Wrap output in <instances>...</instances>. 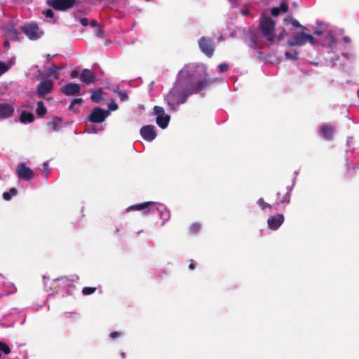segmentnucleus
Masks as SVG:
<instances>
[{"instance_id": "obj_56", "label": "nucleus", "mask_w": 359, "mask_h": 359, "mask_svg": "<svg viewBox=\"0 0 359 359\" xmlns=\"http://www.w3.org/2000/svg\"><path fill=\"white\" fill-rule=\"evenodd\" d=\"M57 67L61 68V69L65 67L63 64H61L60 66H57Z\"/></svg>"}, {"instance_id": "obj_47", "label": "nucleus", "mask_w": 359, "mask_h": 359, "mask_svg": "<svg viewBox=\"0 0 359 359\" xmlns=\"http://www.w3.org/2000/svg\"><path fill=\"white\" fill-rule=\"evenodd\" d=\"M241 12L243 16H247L250 13V11L248 8H243Z\"/></svg>"}, {"instance_id": "obj_4", "label": "nucleus", "mask_w": 359, "mask_h": 359, "mask_svg": "<svg viewBox=\"0 0 359 359\" xmlns=\"http://www.w3.org/2000/svg\"><path fill=\"white\" fill-rule=\"evenodd\" d=\"M21 29L30 40H36L43 34V32L36 24L22 26Z\"/></svg>"}, {"instance_id": "obj_5", "label": "nucleus", "mask_w": 359, "mask_h": 359, "mask_svg": "<svg viewBox=\"0 0 359 359\" xmlns=\"http://www.w3.org/2000/svg\"><path fill=\"white\" fill-rule=\"evenodd\" d=\"M198 45L201 51L208 57H211L215 51L214 43L210 38L201 37L198 40Z\"/></svg>"}, {"instance_id": "obj_27", "label": "nucleus", "mask_w": 359, "mask_h": 359, "mask_svg": "<svg viewBox=\"0 0 359 359\" xmlns=\"http://www.w3.org/2000/svg\"><path fill=\"white\" fill-rule=\"evenodd\" d=\"M299 52L297 50H292V51H287L285 53V56L287 60L296 61L298 60Z\"/></svg>"}, {"instance_id": "obj_51", "label": "nucleus", "mask_w": 359, "mask_h": 359, "mask_svg": "<svg viewBox=\"0 0 359 359\" xmlns=\"http://www.w3.org/2000/svg\"><path fill=\"white\" fill-rule=\"evenodd\" d=\"M55 55H51L50 54H48L46 55V59L48 61H50L54 57H55Z\"/></svg>"}, {"instance_id": "obj_32", "label": "nucleus", "mask_w": 359, "mask_h": 359, "mask_svg": "<svg viewBox=\"0 0 359 359\" xmlns=\"http://www.w3.org/2000/svg\"><path fill=\"white\" fill-rule=\"evenodd\" d=\"M257 203L259 205L262 210H264L268 208H271V205L268 203L265 202L262 198H259L257 201Z\"/></svg>"}, {"instance_id": "obj_49", "label": "nucleus", "mask_w": 359, "mask_h": 359, "mask_svg": "<svg viewBox=\"0 0 359 359\" xmlns=\"http://www.w3.org/2000/svg\"><path fill=\"white\" fill-rule=\"evenodd\" d=\"M343 41H344L345 43H350V42H351V39H350L348 36H344V37H343Z\"/></svg>"}, {"instance_id": "obj_3", "label": "nucleus", "mask_w": 359, "mask_h": 359, "mask_svg": "<svg viewBox=\"0 0 359 359\" xmlns=\"http://www.w3.org/2000/svg\"><path fill=\"white\" fill-rule=\"evenodd\" d=\"M306 42L311 45L317 44L316 40L312 35L306 34L302 30V32L294 34L292 38L287 41V43L289 46H302Z\"/></svg>"}, {"instance_id": "obj_55", "label": "nucleus", "mask_w": 359, "mask_h": 359, "mask_svg": "<svg viewBox=\"0 0 359 359\" xmlns=\"http://www.w3.org/2000/svg\"><path fill=\"white\" fill-rule=\"evenodd\" d=\"M8 294H9V292H4V293H2L0 296L3 297V296L8 295Z\"/></svg>"}, {"instance_id": "obj_12", "label": "nucleus", "mask_w": 359, "mask_h": 359, "mask_svg": "<svg viewBox=\"0 0 359 359\" xmlns=\"http://www.w3.org/2000/svg\"><path fill=\"white\" fill-rule=\"evenodd\" d=\"M60 91L67 96L80 95L81 86L76 83H69L60 88Z\"/></svg>"}, {"instance_id": "obj_33", "label": "nucleus", "mask_w": 359, "mask_h": 359, "mask_svg": "<svg viewBox=\"0 0 359 359\" xmlns=\"http://www.w3.org/2000/svg\"><path fill=\"white\" fill-rule=\"evenodd\" d=\"M95 287H84L82 289V293L83 295H90L96 291Z\"/></svg>"}, {"instance_id": "obj_44", "label": "nucleus", "mask_w": 359, "mask_h": 359, "mask_svg": "<svg viewBox=\"0 0 359 359\" xmlns=\"http://www.w3.org/2000/svg\"><path fill=\"white\" fill-rule=\"evenodd\" d=\"M108 108L111 111H115L118 109V104L114 102H111L109 103Z\"/></svg>"}, {"instance_id": "obj_11", "label": "nucleus", "mask_w": 359, "mask_h": 359, "mask_svg": "<svg viewBox=\"0 0 359 359\" xmlns=\"http://www.w3.org/2000/svg\"><path fill=\"white\" fill-rule=\"evenodd\" d=\"M140 135L144 140L148 142L153 141L156 137L155 127L152 125H147L142 127Z\"/></svg>"}, {"instance_id": "obj_23", "label": "nucleus", "mask_w": 359, "mask_h": 359, "mask_svg": "<svg viewBox=\"0 0 359 359\" xmlns=\"http://www.w3.org/2000/svg\"><path fill=\"white\" fill-rule=\"evenodd\" d=\"M61 70V68L57 67L55 65L52 64L51 67H50L47 70V76H53L54 79H58L60 78L59 72Z\"/></svg>"}, {"instance_id": "obj_37", "label": "nucleus", "mask_w": 359, "mask_h": 359, "mask_svg": "<svg viewBox=\"0 0 359 359\" xmlns=\"http://www.w3.org/2000/svg\"><path fill=\"white\" fill-rule=\"evenodd\" d=\"M8 67L4 62L0 61V76L7 72Z\"/></svg>"}, {"instance_id": "obj_35", "label": "nucleus", "mask_w": 359, "mask_h": 359, "mask_svg": "<svg viewBox=\"0 0 359 359\" xmlns=\"http://www.w3.org/2000/svg\"><path fill=\"white\" fill-rule=\"evenodd\" d=\"M0 351L4 352L5 354H9L11 351L9 346L6 344L1 341H0Z\"/></svg>"}, {"instance_id": "obj_15", "label": "nucleus", "mask_w": 359, "mask_h": 359, "mask_svg": "<svg viewBox=\"0 0 359 359\" xmlns=\"http://www.w3.org/2000/svg\"><path fill=\"white\" fill-rule=\"evenodd\" d=\"M5 35L6 37L9 38L11 40L19 41L20 37L18 36V32L15 27L14 24L12 22H8L4 27Z\"/></svg>"}, {"instance_id": "obj_45", "label": "nucleus", "mask_w": 359, "mask_h": 359, "mask_svg": "<svg viewBox=\"0 0 359 359\" xmlns=\"http://www.w3.org/2000/svg\"><path fill=\"white\" fill-rule=\"evenodd\" d=\"M79 21L81 22V24L84 26V27H86L87 25H88L89 22H88V18H80L79 19Z\"/></svg>"}, {"instance_id": "obj_53", "label": "nucleus", "mask_w": 359, "mask_h": 359, "mask_svg": "<svg viewBox=\"0 0 359 359\" xmlns=\"http://www.w3.org/2000/svg\"><path fill=\"white\" fill-rule=\"evenodd\" d=\"M4 44V46H8V45H9L8 41H5Z\"/></svg>"}, {"instance_id": "obj_31", "label": "nucleus", "mask_w": 359, "mask_h": 359, "mask_svg": "<svg viewBox=\"0 0 359 359\" xmlns=\"http://www.w3.org/2000/svg\"><path fill=\"white\" fill-rule=\"evenodd\" d=\"M154 111L155 115L156 116V118L163 116V115L165 114L164 109L162 107L155 106L154 108Z\"/></svg>"}, {"instance_id": "obj_24", "label": "nucleus", "mask_w": 359, "mask_h": 359, "mask_svg": "<svg viewBox=\"0 0 359 359\" xmlns=\"http://www.w3.org/2000/svg\"><path fill=\"white\" fill-rule=\"evenodd\" d=\"M62 118L55 117L48 123V126L54 131H58L61 125Z\"/></svg>"}, {"instance_id": "obj_10", "label": "nucleus", "mask_w": 359, "mask_h": 359, "mask_svg": "<svg viewBox=\"0 0 359 359\" xmlns=\"http://www.w3.org/2000/svg\"><path fill=\"white\" fill-rule=\"evenodd\" d=\"M53 88V82L51 80H45L41 81L37 86V95L40 97H43L49 94Z\"/></svg>"}, {"instance_id": "obj_54", "label": "nucleus", "mask_w": 359, "mask_h": 359, "mask_svg": "<svg viewBox=\"0 0 359 359\" xmlns=\"http://www.w3.org/2000/svg\"><path fill=\"white\" fill-rule=\"evenodd\" d=\"M121 358H122V359L125 358V356H126L125 353H121Z\"/></svg>"}, {"instance_id": "obj_18", "label": "nucleus", "mask_w": 359, "mask_h": 359, "mask_svg": "<svg viewBox=\"0 0 359 359\" xmlns=\"http://www.w3.org/2000/svg\"><path fill=\"white\" fill-rule=\"evenodd\" d=\"M14 113L13 107L7 103H0V118H8Z\"/></svg>"}, {"instance_id": "obj_29", "label": "nucleus", "mask_w": 359, "mask_h": 359, "mask_svg": "<svg viewBox=\"0 0 359 359\" xmlns=\"http://www.w3.org/2000/svg\"><path fill=\"white\" fill-rule=\"evenodd\" d=\"M83 100L82 98H75L72 101L71 104L69 106V109L70 110H73L76 105L81 106L83 104Z\"/></svg>"}, {"instance_id": "obj_2", "label": "nucleus", "mask_w": 359, "mask_h": 359, "mask_svg": "<svg viewBox=\"0 0 359 359\" xmlns=\"http://www.w3.org/2000/svg\"><path fill=\"white\" fill-rule=\"evenodd\" d=\"M275 21L269 16L262 15L259 20V28L262 34L271 44L280 39L282 36V34L278 36L273 34L275 29Z\"/></svg>"}, {"instance_id": "obj_42", "label": "nucleus", "mask_w": 359, "mask_h": 359, "mask_svg": "<svg viewBox=\"0 0 359 359\" xmlns=\"http://www.w3.org/2000/svg\"><path fill=\"white\" fill-rule=\"evenodd\" d=\"M280 8L278 7H273L271 10V13L273 16H278L280 13Z\"/></svg>"}, {"instance_id": "obj_40", "label": "nucleus", "mask_w": 359, "mask_h": 359, "mask_svg": "<svg viewBox=\"0 0 359 359\" xmlns=\"http://www.w3.org/2000/svg\"><path fill=\"white\" fill-rule=\"evenodd\" d=\"M43 14L46 18H52L54 16V12L50 8H48V9H46V10L43 11Z\"/></svg>"}, {"instance_id": "obj_6", "label": "nucleus", "mask_w": 359, "mask_h": 359, "mask_svg": "<svg viewBox=\"0 0 359 359\" xmlns=\"http://www.w3.org/2000/svg\"><path fill=\"white\" fill-rule=\"evenodd\" d=\"M109 114V111L99 107H95L88 117L92 123H100L103 122Z\"/></svg>"}, {"instance_id": "obj_46", "label": "nucleus", "mask_w": 359, "mask_h": 359, "mask_svg": "<svg viewBox=\"0 0 359 359\" xmlns=\"http://www.w3.org/2000/svg\"><path fill=\"white\" fill-rule=\"evenodd\" d=\"M79 71H78V70L74 69V70H72V72H71V75H70V76H71V77H72V79H75V78H77V77L79 76Z\"/></svg>"}, {"instance_id": "obj_52", "label": "nucleus", "mask_w": 359, "mask_h": 359, "mask_svg": "<svg viewBox=\"0 0 359 359\" xmlns=\"http://www.w3.org/2000/svg\"><path fill=\"white\" fill-rule=\"evenodd\" d=\"M313 34L317 36H320L323 34V32L321 30H316L314 31Z\"/></svg>"}, {"instance_id": "obj_19", "label": "nucleus", "mask_w": 359, "mask_h": 359, "mask_svg": "<svg viewBox=\"0 0 359 359\" xmlns=\"http://www.w3.org/2000/svg\"><path fill=\"white\" fill-rule=\"evenodd\" d=\"M276 204L287 203L290 201V194L287 189H281L277 192Z\"/></svg>"}, {"instance_id": "obj_8", "label": "nucleus", "mask_w": 359, "mask_h": 359, "mask_svg": "<svg viewBox=\"0 0 359 359\" xmlns=\"http://www.w3.org/2000/svg\"><path fill=\"white\" fill-rule=\"evenodd\" d=\"M76 0H48L47 4L57 11H65L75 4Z\"/></svg>"}, {"instance_id": "obj_30", "label": "nucleus", "mask_w": 359, "mask_h": 359, "mask_svg": "<svg viewBox=\"0 0 359 359\" xmlns=\"http://www.w3.org/2000/svg\"><path fill=\"white\" fill-rule=\"evenodd\" d=\"M201 229V224L199 223H194L189 226V231L191 234H196Z\"/></svg>"}, {"instance_id": "obj_22", "label": "nucleus", "mask_w": 359, "mask_h": 359, "mask_svg": "<svg viewBox=\"0 0 359 359\" xmlns=\"http://www.w3.org/2000/svg\"><path fill=\"white\" fill-rule=\"evenodd\" d=\"M170 118L169 115L165 114L163 116L156 118V123L160 128L164 129L168 126Z\"/></svg>"}, {"instance_id": "obj_20", "label": "nucleus", "mask_w": 359, "mask_h": 359, "mask_svg": "<svg viewBox=\"0 0 359 359\" xmlns=\"http://www.w3.org/2000/svg\"><path fill=\"white\" fill-rule=\"evenodd\" d=\"M20 121L22 123H32L34 121V114L31 112L23 111L20 114Z\"/></svg>"}, {"instance_id": "obj_43", "label": "nucleus", "mask_w": 359, "mask_h": 359, "mask_svg": "<svg viewBox=\"0 0 359 359\" xmlns=\"http://www.w3.org/2000/svg\"><path fill=\"white\" fill-rule=\"evenodd\" d=\"M121 336V332L118 331H113L110 333V338L114 339Z\"/></svg>"}, {"instance_id": "obj_1", "label": "nucleus", "mask_w": 359, "mask_h": 359, "mask_svg": "<svg viewBox=\"0 0 359 359\" xmlns=\"http://www.w3.org/2000/svg\"><path fill=\"white\" fill-rule=\"evenodd\" d=\"M188 76L189 69L187 67H184L179 72L177 81L165 97L168 104L172 109H175V104L186 102L188 97L191 95L188 84L186 83V77Z\"/></svg>"}, {"instance_id": "obj_48", "label": "nucleus", "mask_w": 359, "mask_h": 359, "mask_svg": "<svg viewBox=\"0 0 359 359\" xmlns=\"http://www.w3.org/2000/svg\"><path fill=\"white\" fill-rule=\"evenodd\" d=\"M191 262L190 263V264H189V269H191V270H194V269H196V264H195V263H194V262H193V260H191Z\"/></svg>"}, {"instance_id": "obj_50", "label": "nucleus", "mask_w": 359, "mask_h": 359, "mask_svg": "<svg viewBox=\"0 0 359 359\" xmlns=\"http://www.w3.org/2000/svg\"><path fill=\"white\" fill-rule=\"evenodd\" d=\"M90 25L93 27H96L97 26V22L96 20H92L90 22Z\"/></svg>"}, {"instance_id": "obj_26", "label": "nucleus", "mask_w": 359, "mask_h": 359, "mask_svg": "<svg viewBox=\"0 0 359 359\" xmlns=\"http://www.w3.org/2000/svg\"><path fill=\"white\" fill-rule=\"evenodd\" d=\"M102 90L101 88L97 90H94L92 93L90 99L92 100L93 102H94L95 103H100L101 102V100H102Z\"/></svg>"}, {"instance_id": "obj_28", "label": "nucleus", "mask_w": 359, "mask_h": 359, "mask_svg": "<svg viewBox=\"0 0 359 359\" xmlns=\"http://www.w3.org/2000/svg\"><path fill=\"white\" fill-rule=\"evenodd\" d=\"M18 194V190L15 188H11L8 191H6L3 194V198L6 201H9L13 196H15Z\"/></svg>"}, {"instance_id": "obj_34", "label": "nucleus", "mask_w": 359, "mask_h": 359, "mask_svg": "<svg viewBox=\"0 0 359 359\" xmlns=\"http://www.w3.org/2000/svg\"><path fill=\"white\" fill-rule=\"evenodd\" d=\"M290 23L294 27H296V28H302V30H306L307 29L302 25L296 19H294V18H291L290 20Z\"/></svg>"}, {"instance_id": "obj_38", "label": "nucleus", "mask_w": 359, "mask_h": 359, "mask_svg": "<svg viewBox=\"0 0 359 359\" xmlns=\"http://www.w3.org/2000/svg\"><path fill=\"white\" fill-rule=\"evenodd\" d=\"M278 8H280V10L282 12L286 13L288 11V6L287 4L286 1L285 0H283L281 4H280V6Z\"/></svg>"}, {"instance_id": "obj_41", "label": "nucleus", "mask_w": 359, "mask_h": 359, "mask_svg": "<svg viewBox=\"0 0 359 359\" xmlns=\"http://www.w3.org/2000/svg\"><path fill=\"white\" fill-rule=\"evenodd\" d=\"M218 68H219L220 72H225L228 70L229 65L226 63H222V64L219 65Z\"/></svg>"}, {"instance_id": "obj_39", "label": "nucleus", "mask_w": 359, "mask_h": 359, "mask_svg": "<svg viewBox=\"0 0 359 359\" xmlns=\"http://www.w3.org/2000/svg\"><path fill=\"white\" fill-rule=\"evenodd\" d=\"M327 37L329 39L330 46H334L336 44V39L332 32H329Z\"/></svg>"}, {"instance_id": "obj_14", "label": "nucleus", "mask_w": 359, "mask_h": 359, "mask_svg": "<svg viewBox=\"0 0 359 359\" xmlns=\"http://www.w3.org/2000/svg\"><path fill=\"white\" fill-rule=\"evenodd\" d=\"M155 205L154 202L147 201L131 205L127 208V211L135 210L143 211L144 214H147L150 211V207Z\"/></svg>"}, {"instance_id": "obj_21", "label": "nucleus", "mask_w": 359, "mask_h": 359, "mask_svg": "<svg viewBox=\"0 0 359 359\" xmlns=\"http://www.w3.org/2000/svg\"><path fill=\"white\" fill-rule=\"evenodd\" d=\"M157 210L160 212V217L163 219V223L170 219V213L164 205H160Z\"/></svg>"}, {"instance_id": "obj_25", "label": "nucleus", "mask_w": 359, "mask_h": 359, "mask_svg": "<svg viewBox=\"0 0 359 359\" xmlns=\"http://www.w3.org/2000/svg\"><path fill=\"white\" fill-rule=\"evenodd\" d=\"M36 114L39 117H43L47 112V109L44 106V104L42 101H39L36 104Z\"/></svg>"}, {"instance_id": "obj_7", "label": "nucleus", "mask_w": 359, "mask_h": 359, "mask_svg": "<svg viewBox=\"0 0 359 359\" xmlns=\"http://www.w3.org/2000/svg\"><path fill=\"white\" fill-rule=\"evenodd\" d=\"M186 77V83L188 84L189 93L191 94L197 93L209 84L208 80L204 79L194 82L191 79Z\"/></svg>"}, {"instance_id": "obj_13", "label": "nucleus", "mask_w": 359, "mask_h": 359, "mask_svg": "<svg viewBox=\"0 0 359 359\" xmlns=\"http://www.w3.org/2000/svg\"><path fill=\"white\" fill-rule=\"evenodd\" d=\"M285 219L283 214H276L268 218L267 224L270 229L276 230L283 223Z\"/></svg>"}, {"instance_id": "obj_57", "label": "nucleus", "mask_w": 359, "mask_h": 359, "mask_svg": "<svg viewBox=\"0 0 359 359\" xmlns=\"http://www.w3.org/2000/svg\"><path fill=\"white\" fill-rule=\"evenodd\" d=\"M231 3H236V0H229Z\"/></svg>"}, {"instance_id": "obj_16", "label": "nucleus", "mask_w": 359, "mask_h": 359, "mask_svg": "<svg viewBox=\"0 0 359 359\" xmlns=\"http://www.w3.org/2000/svg\"><path fill=\"white\" fill-rule=\"evenodd\" d=\"M81 81L86 84L93 83L96 81L95 75L88 69H84L80 74Z\"/></svg>"}, {"instance_id": "obj_36", "label": "nucleus", "mask_w": 359, "mask_h": 359, "mask_svg": "<svg viewBox=\"0 0 359 359\" xmlns=\"http://www.w3.org/2000/svg\"><path fill=\"white\" fill-rule=\"evenodd\" d=\"M116 92L117 93L121 101L124 102L128 99V95L126 92L119 91V90H117Z\"/></svg>"}, {"instance_id": "obj_17", "label": "nucleus", "mask_w": 359, "mask_h": 359, "mask_svg": "<svg viewBox=\"0 0 359 359\" xmlns=\"http://www.w3.org/2000/svg\"><path fill=\"white\" fill-rule=\"evenodd\" d=\"M320 131L325 140H330L333 138L335 128L330 124H323L320 126Z\"/></svg>"}, {"instance_id": "obj_9", "label": "nucleus", "mask_w": 359, "mask_h": 359, "mask_svg": "<svg viewBox=\"0 0 359 359\" xmlns=\"http://www.w3.org/2000/svg\"><path fill=\"white\" fill-rule=\"evenodd\" d=\"M16 173L19 179L25 180H30L34 177V172L29 168L26 166L25 163H21L18 164Z\"/></svg>"}]
</instances>
